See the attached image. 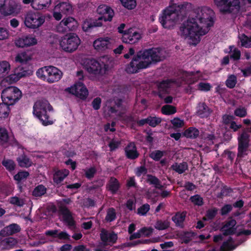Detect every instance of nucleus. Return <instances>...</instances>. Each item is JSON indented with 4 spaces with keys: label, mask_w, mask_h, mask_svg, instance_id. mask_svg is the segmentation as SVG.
Instances as JSON below:
<instances>
[{
    "label": "nucleus",
    "mask_w": 251,
    "mask_h": 251,
    "mask_svg": "<svg viewBox=\"0 0 251 251\" xmlns=\"http://www.w3.org/2000/svg\"><path fill=\"white\" fill-rule=\"evenodd\" d=\"M237 83V77L234 75H228L226 81V86L229 88H234Z\"/></svg>",
    "instance_id": "nucleus-45"
},
{
    "label": "nucleus",
    "mask_w": 251,
    "mask_h": 251,
    "mask_svg": "<svg viewBox=\"0 0 251 251\" xmlns=\"http://www.w3.org/2000/svg\"><path fill=\"white\" fill-rule=\"evenodd\" d=\"M215 14L207 6L199 7L193 11L191 16L179 27V34L190 45L196 46L201 36L206 34L214 23Z\"/></svg>",
    "instance_id": "nucleus-1"
},
{
    "label": "nucleus",
    "mask_w": 251,
    "mask_h": 251,
    "mask_svg": "<svg viewBox=\"0 0 251 251\" xmlns=\"http://www.w3.org/2000/svg\"><path fill=\"white\" fill-rule=\"evenodd\" d=\"M29 175V174L28 172L21 171L18 172V174L14 176V178L15 180L20 182L25 181Z\"/></svg>",
    "instance_id": "nucleus-46"
},
{
    "label": "nucleus",
    "mask_w": 251,
    "mask_h": 251,
    "mask_svg": "<svg viewBox=\"0 0 251 251\" xmlns=\"http://www.w3.org/2000/svg\"><path fill=\"white\" fill-rule=\"evenodd\" d=\"M123 5L128 9L134 8L136 5L135 0H120Z\"/></svg>",
    "instance_id": "nucleus-50"
},
{
    "label": "nucleus",
    "mask_w": 251,
    "mask_h": 251,
    "mask_svg": "<svg viewBox=\"0 0 251 251\" xmlns=\"http://www.w3.org/2000/svg\"><path fill=\"white\" fill-rule=\"evenodd\" d=\"M17 244V240L12 237L6 238L1 242V245L5 248H12L15 246Z\"/></svg>",
    "instance_id": "nucleus-41"
},
{
    "label": "nucleus",
    "mask_w": 251,
    "mask_h": 251,
    "mask_svg": "<svg viewBox=\"0 0 251 251\" xmlns=\"http://www.w3.org/2000/svg\"><path fill=\"white\" fill-rule=\"evenodd\" d=\"M46 191L45 187L40 185L37 186L33 191V195L36 197H40L44 195Z\"/></svg>",
    "instance_id": "nucleus-52"
},
{
    "label": "nucleus",
    "mask_w": 251,
    "mask_h": 251,
    "mask_svg": "<svg viewBox=\"0 0 251 251\" xmlns=\"http://www.w3.org/2000/svg\"><path fill=\"white\" fill-rule=\"evenodd\" d=\"M230 50L229 51V56L231 59L234 60H238L240 59L241 56V51L237 48L234 46H229Z\"/></svg>",
    "instance_id": "nucleus-40"
},
{
    "label": "nucleus",
    "mask_w": 251,
    "mask_h": 251,
    "mask_svg": "<svg viewBox=\"0 0 251 251\" xmlns=\"http://www.w3.org/2000/svg\"><path fill=\"white\" fill-rule=\"evenodd\" d=\"M25 25L31 29L40 27L45 22V18L40 13L29 11L25 13L23 18Z\"/></svg>",
    "instance_id": "nucleus-6"
},
{
    "label": "nucleus",
    "mask_w": 251,
    "mask_h": 251,
    "mask_svg": "<svg viewBox=\"0 0 251 251\" xmlns=\"http://www.w3.org/2000/svg\"><path fill=\"white\" fill-rule=\"evenodd\" d=\"M80 44L79 38L74 33L67 34L59 39L60 48L68 52H72L75 51Z\"/></svg>",
    "instance_id": "nucleus-7"
},
{
    "label": "nucleus",
    "mask_w": 251,
    "mask_h": 251,
    "mask_svg": "<svg viewBox=\"0 0 251 251\" xmlns=\"http://www.w3.org/2000/svg\"><path fill=\"white\" fill-rule=\"evenodd\" d=\"M121 142L119 140L115 139H112L109 144V147L110 149V151H113L118 148Z\"/></svg>",
    "instance_id": "nucleus-63"
},
{
    "label": "nucleus",
    "mask_w": 251,
    "mask_h": 251,
    "mask_svg": "<svg viewBox=\"0 0 251 251\" xmlns=\"http://www.w3.org/2000/svg\"><path fill=\"white\" fill-rule=\"evenodd\" d=\"M65 91L81 99H86L88 95V91L86 87L83 83L79 82L67 88Z\"/></svg>",
    "instance_id": "nucleus-13"
},
{
    "label": "nucleus",
    "mask_w": 251,
    "mask_h": 251,
    "mask_svg": "<svg viewBox=\"0 0 251 251\" xmlns=\"http://www.w3.org/2000/svg\"><path fill=\"white\" fill-rule=\"evenodd\" d=\"M20 230L19 226L17 224H13L2 229L0 232V234L3 236H8L17 233Z\"/></svg>",
    "instance_id": "nucleus-27"
},
{
    "label": "nucleus",
    "mask_w": 251,
    "mask_h": 251,
    "mask_svg": "<svg viewBox=\"0 0 251 251\" xmlns=\"http://www.w3.org/2000/svg\"><path fill=\"white\" fill-rule=\"evenodd\" d=\"M171 168L174 171L181 174L188 169V165L186 162L176 163L171 166Z\"/></svg>",
    "instance_id": "nucleus-37"
},
{
    "label": "nucleus",
    "mask_w": 251,
    "mask_h": 251,
    "mask_svg": "<svg viewBox=\"0 0 251 251\" xmlns=\"http://www.w3.org/2000/svg\"><path fill=\"white\" fill-rule=\"evenodd\" d=\"M100 239L104 246L112 245L117 240V235L113 232L109 231L104 229L100 233Z\"/></svg>",
    "instance_id": "nucleus-21"
},
{
    "label": "nucleus",
    "mask_w": 251,
    "mask_h": 251,
    "mask_svg": "<svg viewBox=\"0 0 251 251\" xmlns=\"http://www.w3.org/2000/svg\"><path fill=\"white\" fill-rule=\"evenodd\" d=\"M78 25V24L75 18L68 17L64 18L57 25L56 28L58 32L63 33L70 30H75L77 28Z\"/></svg>",
    "instance_id": "nucleus-12"
},
{
    "label": "nucleus",
    "mask_w": 251,
    "mask_h": 251,
    "mask_svg": "<svg viewBox=\"0 0 251 251\" xmlns=\"http://www.w3.org/2000/svg\"><path fill=\"white\" fill-rule=\"evenodd\" d=\"M8 134L6 128L0 127V140L3 143L8 141Z\"/></svg>",
    "instance_id": "nucleus-54"
},
{
    "label": "nucleus",
    "mask_w": 251,
    "mask_h": 251,
    "mask_svg": "<svg viewBox=\"0 0 251 251\" xmlns=\"http://www.w3.org/2000/svg\"><path fill=\"white\" fill-rule=\"evenodd\" d=\"M173 85V81L167 80L160 82L158 86L159 96L161 98L164 99V101L166 103H172L173 97L171 96H167L166 98H164L163 94L164 93H168L169 92V89L172 87Z\"/></svg>",
    "instance_id": "nucleus-20"
},
{
    "label": "nucleus",
    "mask_w": 251,
    "mask_h": 251,
    "mask_svg": "<svg viewBox=\"0 0 251 251\" xmlns=\"http://www.w3.org/2000/svg\"><path fill=\"white\" fill-rule=\"evenodd\" d=\"M169 5L172 7L174 11L179 15V13L185 12L187 11L191 10L192 8V5L191 3L184 1L178 3H174L173 1H171Z\"/></svg>",
    "instance_id": "nucleus-23"
},
{
    "label": "nucleus",
    "mask_w": 251,
    "mask_h": 251,
    "mask_svg": "<svg viewBox=\"0 0 251 251\" xmlns=\"http://www.w3.org/2000/svg\"><path fill=\"white\" fill-rule=\"evenodd\" d=\"M185 79L190 80L191 82H194L199 79H205L203 75L199 71L196 72H185L183 74Z\"/></svg>",
    "instance_id": "nucleus-29"
},
{
    "label": "nucleus",
    "mask_w": 251,
    "mask_h": 251,
    "mask_svg": "<svg viewBox=\"0 0 251 251\" xmlns=\"http://www.w3.org/2000/svg\"><path fill=\"white\" fill-rule=\"evenodd\" d=\"M147 121L150 126L155 127L161 122V120L158 117L151 116L147 118Z\"/></svg>",
    "instance_id": "nucleus-53"
},
{
    "label": "nucleus",
    "mask_w": 251,
    "mask_h": 251,
    "mask_svg": "<svg viewBox=\"0 0 251 251\" xmlns=\"http://www.w3.org/2000/svg\"><path fill=\"white\" fill-rule=\"evenodd\" d=\"M2 164L9 171H13L15 168L16 165L12 160L4 159L2 161Z\"/></svg>",
    "instance_id": "nucleus-48"
},
{
    "label": "nucleus",
    "mask_w": 251,
    "mask_h": 251,
    "mask_svg": "<svg viewBox=\"0 0 251 251\" xmlns=\"http://www.w3.org/2000/svg\"><path fill=\"white\" fill-rule=\"evenodd\" d=\"M190 200L195 205L200 206L203 204L202 198L198 195L191 197L190 198Z\"/></svg>",
    "instance_id": "nucleus-58"
},
{
    "label": "nucleus",
    "mask_w": 251,
    "mask_h": 251,
    "mask_svg": "<svg viewBox=\"0 0 251 251\" xmlns=\"http://www.w3.org/2000/svg\"><path fill=\"white\" fill-rule=\"evenodd\" d=\"M214 3L220 11L237 13L240 8L239 0H214Z\"/></svg>",
    "instance_id": "nucleus-10"
},
{
    "label": "nucleus",
    "mask_w": 251,
    "mask_h": 251,
    "mask_svg": "<svg viewBox=\"0 0 251 251\" xmlns=\"http://www.w3.org/2000/svg\"><path fill=\"white\" fill-rule=\"evenodd\" d=\"M52 110L49 102L46 100H38L33 106V113L44 126L53 124L54 120L50 118L48 112Z\"/></svg>",
    "instance_id": "nucleus-3"
},
{
    "label": "nucleus",
    "mask_w": 251,
    "mask_h": 251,
    "mask_svg": "<svg viewBox=\"0 0 251 251\" xmlns=\"http://www.w3.org/2000/svg\"><path fill=\"white\" fill-rule=\"evenodd\" d=\"M170 226V223L169 221H161L159 220L157 221L154 227L159 230H164L168 228Z\"/></svg>",
    "instance_id": "nucleus-44"
},
{
    "label": "nucleus",
    "mask_w": 251,
    "mask_h": 251,
    "mask_svg": "<svg viewBox=\"0 0 251 251\" xmlns=\"http://www.w3.org/2000/svg\"><path fill=\"white\" fill-rule=\"evenodd\" d=\"M239 41L242 47L251 48V36L248 37L244 34L239 35Z\"/></svg>",
    "instance_id": "nucleus-38"
},
{
    "label": "nucleus",
    "mask_w": 251,
    "mask_h": 251,
    "mask_svg": "<svg viewBox=\"0 0 251 251\" xmlns=\"http://www.w3.org/2000/svg\"><path fill=\"white\" fill-rule=\"evenodd\" d=\"M163 152L160 151H152L150 155V156L155 160H159L163 155Z\"/></svg>",
    "instance_id": "nucleus-60"
},
{
    "label": "nucleus",
    "mask_w": 251,
    "mask_h": 251,
    "mask_svg": "<svg viewBox=\"0 0 251 251\" xmlns=\"http://www.w3.org/2000/svg\"><path fill=\"white\" fill-rule=\"evenodd\" d=\"M161 111L165 115H171L176 112V108L171 105H165L162 106Z\"/></svg>",
    "instance_id": "nucleus-47"
},
{
    "label": "nucleus",
    "mask_w": 251,
    "mask_h": 251,
    "mask_svg": "<svg viewBox=\"0 0 251 251\" xmlns=\"http://www.w3.org/2000/svg\"><path fill=\"white\" fill-rule=\"evenodd\" d=\"M184 135L187 138H195L199 135V131L197 128L191 127L185 130Z\"/></svg>",
    "instance_id": "nucleus-42"
},
{
    "label": "nucleus",
    "mask_w": 251,
    "mask_h": 251,
    "mask_svg": "<svg viewBox=\"0 0 251 251\" xmlns=\"http://www.w3.org/2000/svg\"><path fill=\"white\" fill-rule=\"evenodd\" d=\"M164 51L158 48L140 51L134 57L126 71L127 73L134 74L141 69L149 67L152 62H159L165 58Z\"/></svg>",
    "instance_id": "nucleus-2"
},
{
    "label": "nucleus",
    "mask_w": 251,
    "mask_h": 251,
    "mask_svg": "<svg viewBox=\"0 0 251 251\" xmlns=\"http://www.w3.org/2000/svg\"><path fill=\"white\" fill-rule=\"evenodd\" d=\"M186 212L177 213L172 217V220L176 224V225L181 227H183V223L186 217Z\"/></svg>",
    "instance_id": "nucleus-34"
},
{
    "label": "nucleus",
    "mask_w": 251,
    "mask_h": 251,
    "mask_svg": "<svg viewBox=\"0 0 251 251\" xmlns=\"http://www.w3.org/2000/svg\"><path fill=\"white\" fill-rule=\"evenodd\" d=\"M194 236V234L193 232H186L183 234L182 236V240L183 241L186 243L189 242L190 240H191L193 237Z\"/></svg>",
    "instance_id": "nucleus-64"
},
{
    "label": "nucleus",
    "mask_w": 251,
    "mask_h": 251,
    "mask_svg": "<svg viewBox=\"0 0 251 251\" xmlns=\"http://www.w3.org/2000/svg\"><path fill=\"white\" fill-rule=\"evenodd\" d=\"M147 181L151 184H153L156 188L160 189L162 188V185L159 179L155 176H148Z\"/></svg>",
    "instance_id": "nucleus-49"
},
{
    "label": "nucleus",
    "mask_w": 251,
    "mask_h": 251,
    "mask_svg": "<svg viewBox=\"0 0 251 251\" xmlns=\"http://www.w3.org/2000/svg\"><path fill=\"white\" fill-rule=\"evenodd\" d=\"M119 187L118 181L114 177H111L108 184V189L112 193L117 192Z\"/></svg>",
    "instance_id": "nucleus-43"
},
{
    "label": "nucleus",
    "mask_w": 251,
    "mask_h": 251,
    "mask_svg": "<svg viewBox=\"0 0 251 251\" xmlns=\"http://www.w3.org/2000/svg\"><path fill=\"white\" fill-rule=\"evenodd\" d=\"M36 75L41 80L51 84L59 81L62 77L63 73L55 67L47 66L38 69Z\"/></svg>",
    "instance_id": "nucleus-4"
},
{
    "label": "nucleus",
    "mask_w": 251,
    "mask_h": 251,
    "mask_svg": "<svg viewBox=\"0 0 251 251\" xmlns=\"http://www.w3.org/2000/svg\"><path fill=\"white\" fill-rule=\"evenodd\" d=\"M73 12L72 5L67 2H63L57 4L53 10V16L57 21L61 19L62 16L61 13L64 14H69Z\"/></svg>",
    "instance_id": "nucleus-14"
},
{
    "label": "nucleus",
    "mask_w": 251,
    "mask_h": 251,
    "mask_svg": "<svg viewBox=\"0 0 251 251\" xmlns=\"http://www.w3.org/2000/svg\"><path fill=\"white\" fill-rule=\"evenodd\" d=\"M92 24V19H86L82 25L83 30L85 31H88L91 28L93 27Z\"/></svg>",
    "instance_id": "nucleus-57"
},
{
    "label": "nucleus",
    "mask_w": 251,
    "mask_h": 251,
    "mask_svg": "<svg viewBox=\"0 0 251 251\" xmlns=\"http://www.w3.org/2000/svg\"><path fill=\"white\" fill-rule=\"evenodd\" d=\"M85 68L90 74L99 75L104 74L105 73L107 66L103 62L91 59L87 61L85 65Z\"/></svg>",
    "instance_id": "nucleus-11"
},
{
    "label": "nucleus",
    "mask_w": 251,
    "mask_h": 251,
    "mask_svg": "<svg viewBox=\"0 0 251 251\" xmlns=\"http://www.w3.org/2000/svg\"><path fill=\"white\" fill-rule=\"evenodd\" d=\"M97 12L98 14L101 15V17L104 18V21L105 22L111 21L114 15L113 10L105 4L99 5L97 9Z\"/></svg>",
    "instance_id": "nucleus-22"
},
{
    "label": "nucleus",
    "mask_w": 251,
    "mask_h": 251,
    "mask_svg": "<svg viewBox=\"0 0 251 251\" xmlns=\"http://www.w3.org/2000/svg\"><path fill=\"white\" fill-rule=\"evenodd\" d=\"M141 38V33L133 28L125 30L122 36L123 42L128 44H135Z\"/></svg>",
    "instance_id": "nucleus-18"
},
{
    "label": "nucleus",
    "mask_w": 251,
    "mask_h": 251,
    "mask_svg": "<svg viewBox=\"0 0 251 251\" xmlns=\"http://www.w3.org/2000/svg\"><path fill=\"white\" fill-rule=\"evenodd\" d=\"M235 247L232 246V240L230 239L227 242H224L221 248L220 251H230Z\"/></svg>",
    "instance_id": "nucleus-51"
},
{
    "label": "nucleus",
    "mask_w": 251,
    "mask_h": 251,
    "mask_svg": "<svg viewBox=\"0 0 251 251\" xmlns=\"http://www.w3.org/2000/svg\"><path fill=\"white\" fill-rule=\"evenodd\" d=\"M11 65L9 62L7 61H0V76L4 77L7 75L10 72Z\"/></svg>",
    "instance_id": "nucleus-33"
},
{
    "label": "nucleus",
    "mask_w": 251,
    "mask_h": 251,
    "mask_svg": "<svg viewBox=\"0 0 251 251\" xmlns=\"http://www.w3.org/2000/svg\"><path fill=\"white\" fill-rule=\"evenodd\" d=\"M30 73L28 71L25 70L22 67L15 68L13 73L5 78L6 81L13 83L17 82L22 77L30 75Z\"/></svg>",
    "instance_id": "nucleus-19"
},
{
    "label": "nucleus",
    "mask_w": 251,
    "mask_h": 251,
    "mask_svg": "<svg viewBox=\"0 0 251 251\" xmlns=\"http://www.w3.org/2000/svg\"><path fill=\"white\" fill-rule=\"evenodd\" d=\"M50 4V0H33L32 7L35 10H40L46 8Z\"/></svg>",
    "instance_id": "nucleus-31"
},
{
    "label": "nucleus",
    "mask_w": 251,
    "mask_h": 251,
    "mask_svg": "<svg viewBox=\"0 0 251 251\" xmlns=\"http://www.w3.org/2000/svg\"><path fill=\"white\" fill-rule=\"evenodd\" d=\"M10 112L9 105L3 102L0 103V120H2L8 117Z\"/></svg>",
    "instance_id": "nucleus-39"
},
{
    "label": "nucleus",
    "mask_w": 251,
    "mask_h": 251,
    "mask_svg": "<svg viewBox=\"0 0 251 251\" xmlns=\"http://www.w3.org/2000/svg\"><path fill=\"white\" fill-rule=\"evenodd\" d=\"M152 232V229L151 228H143L141 229L139 232L131 235L130 238L131 239L138 238L141 236H148Z\"/></svg>",
    "instance_id": "nucleus-36"
},
{
    "label": "nucleus",
    "mask_w": 251,
    "mask_h": 251,
    "mask_svg": "<svg viewBox=\"0 0 251 251\" xmlns=\"http://www.w3.org/2000/svg\"><path fill=\"white\" fill-rule=\"evenodd\" d=\"M125 152L127 158L131 159H134L139 156L136 148L133 143H129L125 148Z\"/></svg>",
    "instance_id": "nucleus-28"
},
{
    "label": "nucleus",
    "mask_w": 251,
    "mask_h": 251,
    "mask_svg": "<svg viewBox=\"0 0 251 251\" xmlns=\"http://www.w3.org/2000/svg\"><path fill=\"white\" fill-rule=\"evenodd\" d=\"M10 203L16 205L18 206H22L24 205L25 202L24 199H20L17 197H12L9 200Z\"/></svg>",
    "instance_id": "nucleus-55"
},
{
    "label": "nucleus",
    "mask_w": 251,
    "mask_h": 251,
    "mask_svg": "<svg viewBox=\"0 0 251 251\" xmlns=\"http://www.w3.org/2000/svg\"><path fill=\"white\" fill-rule=\"evenodd\" d=\"M116 218V213L113 208H110L107 212L105 220L107 222H111Z\"/></svg>",
    "instance_id": "nucleus-56"
},
{
    "label": "nucleus",
    "mask_w": 251,
    "mask_h": 251,
    "mask_svg": "<svg viewBox=\"0 0 251 251\" xmlns=\"http://www.w3.org/2000/svg\"><path fill=\"white\" fill-rule=\"evenodd\" d=\"M38 40L33 34H28L19 38L15 41V45L19 48L33 46L37 44Z\"/></svg>",
    "instance_id": "nucleus-17"
},
{
    "label": "nucleus",
    "mask_w": 251,
    "mask_h": 251,
    "mask_svg": "<svg viewBox=\"0 0 251 251\" xmlns=\"http://www.w3.org/2000/svg\"><path fill=\"white\" fill-rule=\"evenodd\" d=\"M59 209L64 221L68 226H73L74 225V221L70 211L64 206H60Z\"/></svg>",
    "instance_id": "nucleus-26"
},
{
    "label": "nucleus",
    "mask_w": 251,
    "mask_h": 251,
    "mask_svg": "<svg viewBox=\"0 0 251 251\" xmlns=\"http://www.w3.org/2000/svg\"><path fill=\"white\" fill-rule=\"evenodd\" d=\"M211 88V85L208 83L200 82L198 85V89L201 91H208Z\"/></svg>",
    "instance_id": "nucleus-59"
},
{
    "label": "nucleus",
    "mask_w": 251,
    "mask_h": 251,
    "mask_svg": "<svg viewBox=\"0 0 251 251\" xmlns=\"http://www.w3.org/2000/svg\"><path fill=\"white\" fill-rule=\"evenodd\" d=\"M121 102L122 100L120 99L108 100L106 103V110H108L111 114L115 113L116 115L122 117L126 110L121 106Z\"/></svg>",
    "instance_id": "nucleus-15"
},
{
    "label": "nucleus",
    "mask_w": 251,
    "mask_h": 251,
    "mask_svg": "<svg viewBox=\"0 0 251 251\" xmlns=\"http://www.w3.org/2000/svg\"><path fill=\"white\" fill-rule=\"evenodd\" d=\"M22 93L16 87L11 86L4 89L1 93L3 102L8 105H13L22 98Z\"/></svg>",
    "instance_id": "nucleus-8"
},
{
    "label": "nucleus",
    "mask_w": 251,
    "mask_h": 251,
    "mask_svg": "<svg viewBox=\"0 0 251 251\" xmlns=\"http://www.w3.org/2000/svg\"><path fill=\"white\" fill-rule=\"evenodd\" d=\"M234 114L237 116L244 117L247 115V110L245 107H239L235 110Z\"/></svg>",
    "instance_id": "nucleus-61"
},
{
    "label": "nucleus",
    "mask_w": 251,
    "mask_h": 251,
    "mask_svg": "<svg viewBox=\"0 0 251 251\" xmlns=\"http://www.w3.org/2000/svg\"><path fill=\"white\" fill-rule=\"evenodd\" d=\"M174 10L171 6L169 5L160 14L159 21L163 28L172 29L179 22L178 14Z\"/></svg>",
    "instance_id": "nucleus-5"
},
{
    "label": "nucleus",
    "mask_w": 251,
    "mask_h": 251,
    "mask_svg": "<svg viewBox=\"0 0 251 251\" xmlns=\"http://www.w3.org/2000/svg\"><path fill=\"white\" fill-rule=\"evenodd\" d=\"M32 59V54L29 51L18 52L15 56V61L21 64H26Z\"/></svg>",
    "instance_id": "nucleus-24"
},
{
    "label": "nucleus",
    "mask_w": 251,
    "mask_h": 251,
    "mask_svg": "<svg viewBox=\"0 0 251 251\" xmlns=\"http://www.w3.org/2000/svg\"><path fill=\"white\" fill-rule=\"evenodd\" d=\"M249 135L246 132H243L238 137V156L243 157L247 154V151L249 146Z\"/></svg>",
    "instance_id": "nucleus-16"
},
{
    "label": "nucleus",
    "mask_w": 251,
    "mask_h": 251,
    "mask_svg": "<svg viewBox=\"0 0 251 251\" xmlns=\"http://www.w3.org/2000/svg\"><path fill=\"white\" fill-rule=\"evenodd\" d=\"M236 224V221L230 220L228 221L222 227V230L224 235H229L234 233L235 231L234 226Z\"/></svg>",
    "instance_id": "nucleus-30"
},
{
    "label": "nucleus",
    "mask_w": 251,
    "mask_h": 251,
    "mask_svg": "<svg viewBox=\"0 0 251 251\" xmlns=\"http://www.w3.org/2000/svg\"><path fill=\"white\" fill-rule=\"evenodd\" d=\"M69 171L64 169L56 171L53 175V181L56 184H60L68 176Z\"/></svg>",
    "instance_id": "nucleus-32"
},
{
    "label": "nucleus",
    "mask_w": 251,
    "mask_h": 251,
    "mask_svg": "<svg viewBox=\"0 0 251 251\" xmlns=\"http://www.w3.org/2000/svg\"><path fill=\"white\" fill-rule=\"evenodd\" d=\"M116 43V39L113 36H102L93 42L94 49L98 52H104L111 50Z\"/></svg>",
    "instance_id": "nucleus-9"
},
{
    "label": "nucleus",
    "mask_w": 251,
    "mask_h": 251,
    "mask_svg": "<svg viewBox=\"0 0 251 251\" xmlns=\"http://www.w3.org/2000/svg\"><path fill=\"white\" fill-rule=\"evenodd\" d=\"M173 126L176 128L181 127L184 125V121L178 118H175L171 121Z\"/></svg>",
    "instance_id": "nucleus-62"
},
{
    "label": "nucleus",
    "mask_w": 251,
    "mask_h": 251,
    "mask_svg": "<svg viewBox=\"0 0 251 251\" xmlns=\"http://www.w3.org/2000/svg\"><path fill=\"white\" fill-rule=\"evenodd\" d=\"M17 161L21 167L27 168L32 164L31 161L25 155H22L18 157Z\"/></svg>",
    "instance_id": "nucleus-35"
},
{
    "label": "nucleus",
    "mask_w": 251,
    "mask_h": 251,
    "mask_svg": "<svg viewBox=\"0 0 251 251\" xmlns=\"http://www.w3.org/2000/svg\"><path fill=\"white\" fill-rule=\"evenodd\" d=\"M212 111L211 109L203 102H200L197 107V114L201 118H205L208 117Z\"/></svg>",
    "instance_id": "nucleus-25"
}]
</instances>
